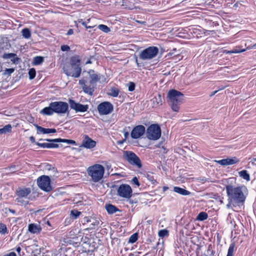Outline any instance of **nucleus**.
Here are the masks:
<instances>
[{
	"label": "nucleus",
	"instance_id": "f257e3e1",
	"mask_svg": "<svg viewBox=\"0 0 256 256\" xmlns=\"http://www.w3.org/2000/svg\"><path fill=\"white\" fill-rule=\"evenodd\" d=\"M224 182L228 203L226 208L238 212L244 206L247 194V189L245 186H235L236 179L230 178L224 180Z\"/></svg>",
	"mask_w": 256,
	"mask_h": 256
},
{
	"label": "nucleus",
	"instance_id": "f03ea898",
	"mask_svg": "<svg viewBox=\"0 0 256 256\" xmlns=\"http://www.w3.org/2000/svg\"><path fill=\"white\" fill-rule=\"evenodd\" d=\"M80 60L78 56H72L70 59V64H66L63 67L64 73L67 76L74 78H78L82 72L80 66Z\"/></svg>",
	"mask_w": 256,
	"mask_h": 256
},
{
	"label": "nucleus",
	"instance_id": "7ed1b4c3",
	"mask_svg": "<svg viewBox=\"0 0 256 256\" xmlns=\"http://www.w3.org/2000/svg\"><path fill=\"white\" fill-rule=\"evenodd\" d=\"M68 104L66 102L58 101L52 102L49 106L42 110L40 113L43 115L51 116L54 113L64 114L68 112Z\"/></svg>",
	"mask_w": 256,
	"mask_h": 256
},
{
	"label": "nucleus",
	"instance_id": "20e7f679",
	"mask_svg": "<svg viewBox=\"0 0 256 256\" xmlns=\"http://www.w3.org/2000/svg\"><path fill=\"white\" fill-rule=\"evenodd\" d=\"M184 94L175 90H170L168 94V102L172 110L176 112L179 110V106L182 102Z\"/></svg>",
	"mask_w": 256,
	"mask_h": 256
},
{
	"label": "nucleus",
	"instance_id": "39448f33",
	"mask_svg": "<svg viewBox=\"0 0 256 256\" xmlns=\"http://www.w3.org/2000/svg\"><path fill=\"white\" fill-rule=\"evenodd\" d=\"M46 140L50 142V143L47 142H36V144L42 148H58L60 146L58 144H56V142H64L68 144H76V142L72 140L62 139L61 138H55V139H40L39 141Z\"/></svg>",
	"mask_w": 256,
	"mask_h": 256
},
{
	"label": "nucleus",
	"instance_id": "423d86ee",
	"mask_svg": "<svg viewBox=\"0 0 256 256\" xmlns=\"http://www.w3.org/2000/svg\"><path fill=\"white\" fill-rule=\"evenodd\" d=\"M87 172L89 176L92 178L94 182H98L103 178L104 168L99 164H95L89 166L87 169Z\"/></svg>",
	"mask_w": 256,
	"mask_h": 256
},
{
	"label": "nucleus",
	"instance_id": "0eeeda50",
	"mask_svg": "<svg viewBox=\"0 0 256 256\" xmlns=\"http://www.w3.org/2000/svg\"><path fill=\"white\" fill-rule=\"evenodd\" d=\"M159 49L155 46H150L141 50L138 54L139 58L144 61H149L156 57Z\"/></svg>",
	"mask_w": 256,
	"mask_h": 256
},
{
	"label": "nucleus",
	"instance_id": "6e6552de",
	"mask_svg": "<svg viewBox=\"0 0 256 256\" xmlns=\"http://www.w3.org/2000/svg\"><path fill=\"white\" fill-rule=\"evenodd\" d=\"M161 129L158 124H152L146 130V138L152 140H156L161 136Z\"/></svg>",
	"mask_w": 256,
	"mask_h": 256
},
{
	"label": "nucleus",
	"instance_id": "1a4fd4ad",
	"mask_svg": "<svg viewBox=\"0 0 256 256\" xmlns=\"http://www.w3.org/2000/svg\"><path fill=\"white\" fill-rule=\"evenodd\" d=\"M124 158L130 164L141 168L142 164L139 158L132 151H124L123 154Z\"/></svg>",
	"mask_w": 256,
	"mask_h": 256
},
{
	"label": "nucleus",
	"instance_id": "9d476101",
	"mask_svg": "<svg viewBox=\"0 0 256 256\" xmlns=\"http://www.w3.org/2000/svg\"><path fill=\"white\" fill-rule=\"evenodd\" d=\"M37 184L38 187L45 192H50L52 190L50 185V180L48 176H42L37 179Z\"/></svg>",
	"mask_w": 256,
	"mask_h": 256
},
{
	"label": "nucleus",
	"instance_id": "9b49d317",
	"mask_svg": "<svg viewBox=\"0 0 256 256\" xmlns=\"http://www.w3.org/2000/svg\"><path fill=\"white\" fill-rule=\"evenodd\" d=\"M132 192L131 187L127 184H120L117 190L119 196L126 198H130L132 196Z\"/></svg>",
	"mask_w": 256,
	"mask_h": 256
},
{
	"label": "nucleus",
	"instance_id": "f8f14e48",
	"mask_svg": "<svg viewBox=\"0 0 256 256\" xmlns=\"http://www.w3.org/2000/svg\"><path fill=\"white\" fill-rule=\"evenodd\" d=\"M114 110L113 105L108 102H104L98 106V110L100 115H106L111 113Z\"/></svg>",
	"mask_w": 256,
	"mask_h": 256
},
{
	"label": "nucleus",
	"instance_id": "ddd939ff",
	"mask_svg": "<svg viewBox=\"0 0 256 256\" xmlns=\"http://www.w3.org/2000/svg\"><path fill=\"white\" fill-rule=\"evenodd\" d=\"M68 104L71 109L74 110L76 112H86L88 109V105L82 104L80 103L76 102L72 99L68 100Z\"/></svg>",
	"mask_w": 256,
	"mask_h": 256
},
{
	"label": "nucleus",
	"instance_id": "4468645a",
	"mask_svg": "<svg viewBox=\"0 0 256 256\" xmlns=\"http://www.w3.org/2000/svg\"><path fill=\"white\" fill-rule=\"evenodd\" d=\"M146 132V128L144 126L138 125L134 128L130 135L132 138L137 139L142 136Z\"/></svg>",
	"mask_w": 256,
	"mask_h": 256
},
{
	"label": "nucleus",
	"instance_id": "2eb2a0df",
	"mask_svg": "<svg viewBox=\"0 0 256 256\" xmlns=\"http://www.w3.org/2000/svg\"><path fill=\"white\" fill-rule=\"evenodd\" d=\"M79 84L82 86V90L85 93L90 96H92L93 94L94 90L95 84L90 83V84L88 86L86 84V81L84 80H80Z\"/></svg>",
	"mask_w": 256,
	"mask_h": 256
},
{
	"label": "nucleus",
	"instance_id": "dca6fc26",
	"mask_svg": "<svg viewBox=\"0 0 256 256\" xmlns=\"http://www.w3.org/2000/svg\"><path fill=\"white\" fill-rule=\"evenodd\" d=\"M96 142L90 138L88 136L85 135L82 141L80 147L91 149L95 147Z\"/></svg>",
	"mask_w": 256,
	"mask_h": 256
},
{
	"label": "nucleus",
	"instance_id": "f3484780",
	"mask_svg": "<svg viewBox=\"0 0 256 256\" xmlns=\"http://www.w3.org/2000/svg\"><path fill=\"white\" fill-rule=\"evenodd\" d=\"M238 162V159L236 157L227 158L221 160H216V162L217 164L224 166L235 164Z\"/></svg>",
	"mask_w": 256,
	"mask_h": 256
},
{
	"label": "nucleus",
	"instance_id": "a211bd4d",
	"mask_svg": "<svg viewBox=\"0 0 256 256\" xmlns=\"http://www.w3.org/2000/svg\"><path fill=\"white\" fill-rule=\"evenodd\" d=\"M31 190L30 188H18L16 191V196L26 199L27 196L30 194Z\"/></svg>",
	"mask_w": 256,
	"mask_h": 256
},
{
	"label": "nucleus",
	"instance_id": "6ab92c4d",
	"mask_svg": "<svg viewBox=\"0 0 256 256\" xmlns=\"http://www.w3.org/2000/svg\"><path fill=\"white\" fill-rule=\"evenodd\" d=\"M34 126L36 129L38 134H47L50 133H54L56 132V130L54 128H44L38 126V124H34Z\"/></svg>",
	"mask_w": 256,
	"mask_h": 256
},
{
	"label": "nucleus",
	"instance_id": "aec40b11",
	"mask_svg": "<svg viewBox=\"0 0 256 256\" xmlns=\"http://www.w3.org/2000/svg\"><path fill=\"white\" fill-rule=\"evenodd\" d=\"M2 58L4 59L10 58L11 61L14 64L18 63L20 60V58L14 53H4L2 56Z\"/></svg>",
	"mask_w": 256,
	"mask_h": 256
},
{
	"label": "nucleus",
	"instance_id": "412c9836",
	"mask_svg": "<svg viewBox=\"0 0 256 256\" xmlns=\"http://www.w3.org/2000/svg\"><path fill=\"white\" fill-rule=\"evenodd\" d=\"M154 106L162 105V98L160 94L155 96L152 100Z\"/></svg>",
	"mask_w": 256,
	"mask_h": 256
},
{
	"label": "nucleus",
	"instance_id": "4be33fe9",
	"mask_svg": "<svg viewBox=\"0 0 256 256\" xmlns=\"http://www.w3.org/2000/svg\"><path fill=\"white\" fill-rule=\"evenodd\" d=\"M41 230L40 225H28V230L32 234H38Z\"/></svg>",
	"mask_w": 256,
	"mask_h": 256
},
{
	"label": "nucleus",
	"instance_id": "5701e85b",
	"mask_svg": "<svg viewBox=\"0 0 256 256\" xmlns=\"http://www.w3.org/2000/svg\"><path fill=\"white\" fill-rule=\"evenodd\" d=\"M174 191L182 196H188L190 194V192L189 191L178 186H174Z\"/></svg>",
	"mask_w": 256,
	"mask_h": 256
},
{
	"label": "nucleus",
	"instance_id": "b1692460",
	"mask_svg": "<svg viewBox=\"0 0 256 256\" xmlns=\"http://www.w3.org/2000/svg\"><path fill=\"white\" fill-rule=\"evenodd\" d=\"M89 74L90 78V83L96 84L100 80V78H98V75L95 74L94 70L90 71Z\"/></svg>",
	"mask_w": 256,
	"mask_h": 256
},
{
	"label": "nucleus",
	"instance_id": "393cba45",
	"mask_svg": "<svg viewBox=\"0 0 256 256\" xmlns=\"http://www.w3.org/2000/svg\"><path fill=\"white\" fill-rule=\"evenodd\" d=\"M106 208L108 212L110 214H114L116 212L118 211V209L116 206L111 204H106Z\"/></svg>",
	"mask_w": 256,
	"mask_h": 256
},
{
	"label": "nucleus",
	"instance_id": "a878e982",
	"mask_svg": "<svg viewBox=\"0 0 256 256\" xmlns=\"http://www.w3.org/2000/svg\"><path fill=\"white\" fill-rule=\"evenodd\" d=\"M238 174L240 177L246 180V181L250 180V174H248L247 170H242V171H240L238 172Z\"/></svg>",
	"mask_w": 256,
	"mask_h": 256
},
{
	"label": "nucleus",
	"instance_id": "bb28decb",
	"mask_svg": "<svg viewBox=\"0 0 256 256\" xmlns=\"http://www.w3.org/2000/svg\"><path fill=\"white\" fill-rule=\"evenodd\" d=\"M208 217V214L205 212H200L196 216V218L194 220V221L196 220H198V221H202L204 220H206Z\"/></svg>",
	"mask_w": 256,
	"mask_h": 256
},
{
	"label": "nucleus",
	"instance_id": "cd10ccee",
	"mask_svg": "<svg viewBox=\"0 0 256 256\" xmlns=\"http://www.w3.org/2000/svg\"><path fill=\"white\" fill-rule=\"evenodd\" d=\"M12 126L8 124L5 126L4 128H0V134H6L12 131Z\"/></svg>",
	"mask_w": 256,
	"mask_h": 256
},
{
	"label": "nucleus",
	"instance_id": "c85d7f7f",
	"mask_svg": "<svg viewBox=\"0 0 256 256\" xmlns=\"http://www.w3.org/2000/svg\"><path fill=\"white\" fill-rule=\"evenodd\" d=\"M22 36L25 38H29L31 36L30 31L28 28H26L22 31Z\"/></svg>",
	"mask_w": 256,
	"mask_h": 256
},
{
	"label": "nucleus",
	"instance_id": "c756f323",
	"mask_svg": "<svg viewBox=\"0 0 256 256\" xmlns=\"http://www.w3.org/2000/svg\"><path fill=\"white\" fill-rule=\"evenodd\" d=\"M158 235L160 238H164L168 236L169 232L166 229L161 230L158 231Z\"/></svg>",
	"mask_w": 256,
	"mask_h": 256
},
{
	"label": "nucleus",
	"instance_id": "7c9ffc66",
	"mask_svg": "<svg viewBox=\"0 0 256 256\" xmlns=\"http://www.w3.org/2000/svg\"><path fill=\"white\" fill-rule=\"evenodd\" d=\"M24 199H25V198H20V197L17 196V198H16V202L18 203H20L23 205L28 204L29 202V200L28 199L24 200Z\"/></svg>",
	"mask_w": 256,
	"mask_h": 256
},
{
	"label": "nucleus",
	"instance_id": "2f4dec72",
	"mask_svg": "<svg viewBox=\"0 0 256 256\" xmlns=\"http://www.w3.org/2000/svg\"><path fill=\"white\" fill-rule=\"evenodd\" d=\"M119 92L120 91L118 88H112L108 93V95L113 97H117L119 94Z\"/></svg>",
	"mask_w": 256,
	"mask_h": 256
},
{
	"label": "nucleus",
	"instance_id": "473e14b6",
	"mask_svg": "<svg viewBox=\"0 0 256 256\" xmlns=\"http://www.w3.org/2000/svg\"><path fill=\"white\" fill-rule=\"evenodd\" d=\"M234 247L235 244L234 243H232L230 244V247L228 249V254L226 256H233Z\"/></svg>",
	"mask_w": 256,
	"mask_h": 256
},
{
	"label": "nucleus",
	"instance_id": "72a5a7b5",
	"mask_svg": "<svg viewBox=\"0 0 256 256\" xmlns=\"http://www.w3.org/2000/svg\"><path fill=\"white\" fill-rule=\"evenodd\" d=\"M138 238V233H134L132 234L129 238L128 242L133 244L135 242Z\"/></svg>",
	"mask_w": 256,
	"mask_h": 256
},
{
	"label": "nucleus",
	"instance_id": "f704fd0d",
	"mask_svg": "<svg viewBox=\"0 0 256 256\" xmlns=\"http://www.w3.org/2000/svg\"><path fill=\"white\" fill-rule=\"evenodd\" d=\"M44 61V58L42 56H37L34 58V63L35 65H38L42 63Z\"/></svg>",
	"mask_w": 256,
	"mask_h": 256
},
{
	"label": "nucleus",
	"instance_id": "c9c22d12",
	"mask_svg": "<svg viewBox=\"0 0 256 256\" xmlns=\"http://www.w3.org/2000/svg\"><path fill=\"white\" fill-rule=\"evenodd\" d=\"M131 184L134 187H139L140 186V184L136 176H134L132 178L131 180Z\"/></svg>",
	"mask_w": 256,
	"mask_h": 256
},
{
	"label": "nucleus",
	"instance_id": "e433bc0d",
	"mask_svg": "<svg viewBox=\"0 0 256 256\" xmlns=\"http://www.w3.org/2000/svg\"><path fill=\"white\" fill-rule=\"evenodd\" d=\"M28 76L30 80H32L36 76V70L34 68L30 69L28 72Z\"/></svg>",
	"mask_w": 256,
	"mask_h": 256
},
{
	"label": "nucleus",
	"instance_id": "4c0bfd02",
	"mask_svg": "<svg viewBox=\"0 0 256 256\" xmlns=\"http://www.w3.org/2000/svg\"><path fill=\"white\" fill-rule=\"evenodd\" d=\"M98 28L100 30H102L104 32H110V29L108 27L106 26L104 24H100L98 26Z\"/></svg>",
	"mask_w": 256,
	"mask_h": 256
},
{
	"label": "nucleus",
	"instance_id": "58836bf2",
	"mask_svg": "<svg viewBox=\"0 0 256 256\" xmlns=\"http://www.w3.org/2000/svg\"><path fill=\"white\" fill-rule=\"evenodd\" d=\"M80 214V212L77 210H72L70 212V215L73 217L74 218H76Z\"/></svg>",
	"mask_w": 256,
	"mask_h": 256
},
{
	"label": "nucleus",
	"instance_id": "ea45409f",
	"mask_svg": "<svg viewBox=\"0 0 256 256\" xmlns=\"http://www.w3.org/2000/svg\"><path fill=\"white\" fill-rule=\"evenodd\" d=\"M128 88L130 92H132L135 88V84L133 82H130L128 84Z\"/></svg>",
	"mask_w": 256,
	"mask_h": 256
},
{
	"label": "nucleus",
	"instance_id": "a19ab883",
	"mask_svg": "<svg viewBox=\"0 0 256 256\" xmlns=\"http://www.w3.org/2000/svg\"><path fill=\"white\" fill-rule=\"evenodd\" d=\"M7 232L6 225H0V233L4 234Z\"/></svg>",
	"mask_w": 256,
	"mask_h": 256
},
{
	"label": "nucleus",
	"instance_id": "79ce46f5",
	"mask_svg": "<svg viewBox=\"0 0 256 256\" xmlns=\"http://www.w3.org/2000/svg\"><path fill=\"white\" fill-rule=\"evenodd\" d=\"M14 68H6L4 70V74H11L14 72Z\"/></svg>",
	"mask_w": 256,
	"mask_h": 256
},
{
	"label": "nucleus",
	"instance_id": "37998d69",
	"mask_svg": "<svg viewBox=\"0 0 256 256\" xmlns=\"http://www.w3.org/2000/svg\"><path fill=\"white\" fill-rule=\"evenodd\" d=\"M232 52V54H238L242 52H244L245 51L244 49H238V48H234L232 50H231Z\"/></svg>",
	"mask_w": 256,
	"mask_h": 256
},
{
	"label": "nucleus",
	"instance_id": "c03bdc74",
	"mask_svg": "<svg viewBox=\"0 0 256 256\" xmlns=\"http://www.w3.org/2000/svg\"><path fill=\"white\" fill-rule=\"evenodd\" d=\"M60 48L62 51L66 52L70 50V47L68 45H62Z\"/></svg>",
	"mask_w": 256,
	"mask_h": 256
},
{
	"label": "nucleus",
	"instance_id": "a18cd8bd",
	"mask_svg": "<svg viewBox=\"0 0 256 256\" xmlns=\"http://www.w3.org/2000/svg\"><path fill=\"white\" fill-rule=\"evenodd\" d=\"M46 168L50 170H52V172H56L54 168V167H52V166L50 165V164H47L46 165Z\"/></svg>",
	"mask_w": 256,
	"mask_h": 256
},
{
	"label": "nucleus",
	"instance_id": "49530a36",
	"mask_svg": "<svg viewBox=\"0 0 256 256\" xmlns=\"http://www.w3.org/2000/svg\"><path fill=\"white\" fill-rule=\"evenodd\" d=\"M6 170H10V172H13L16 170V166H10L6 168Z\"/></svg>",
	"mask_w": 256,
	"mask_h": 256
},
{
	"label": "nucleus",
	"instance_id": "de8ad7c7",
	"mask_svg": "<svg viewBox=\"0 0 256 256\" xmlns=\"http://www.w3.org/2000/svg\"><path fill=\"white\" fill-rule=\"evenodd\" d=\"M82 26H84L86 28H92L93 27L92 26H88L86 22H82Z\"/></svg>",
	"mask_w": 256,
	"mask_h": 256
},
{
	"label": "nucleus",
	"instance_id": "09e8293b",
	"mask_svg": "<svg viewBox=\"0 0 256 256\" xmlns=\"http://www.w3.org/2000/svg\"><path fill=\"white\" fill-rule=\"evenodd\" d=\"M187 229H188V228H187L186 226H185V227L184 228H183V229L182 230V233L185 232V234H186V235H189V234H190L189 232H188V231L186 230H187Z\"/></svg>",
	"mask_w": 256,
	"mask_h": 256
},
{
	"label": "nucleus",
	"instance_id": "8fccbe9b",
	"mask_svg": "<svg viewBox=\"0 0 256 256\" xmlns=\"http://www.w3.org/2000/svg\"><path fill=\"white\" fill-rule=\"evenodd\" d=\"M4 256H16V254L14 252H11L8 254H6Z\"/></svg>",
	"mask_w": 256,
	"mask_h": 256
},
{
	"label": "nucleus",
	"instance_id": "3c124183",
	"mask_svg": "<svg viewBox=\"0 0 256 256\" xmlns=\"http://www.w3.org/2000/svg\"><path fill=\"white\" fill-rule=\"evenodd\" d=\"M74 33V30L72 29H70L68 30V31L67 32V34H66L67 35H71V34H72Z\"/></svg>",
	"mask_w": 256,
	"mask_h": 256
},
{
	"label": "nucleus",
	"instance_id": "603ef678",
	"mask_svg": "<svg viewBox=\"0 0 256 256\" xmlns=\"http://www.w3.org/2000/svg\"><path fill=\"white\" fill-rule=\"evenodd\" d=\"M232 50H224L223 51V53L224 54H232Z\"/></svg>",
	"mask_w": 256,
	"mask_h": 256
},
{
	"label": "nucleus",
	"instance_id": "864d4df0",
	"mask_svg": "<svg viewBox=\"0 0 256 256\" xmlns=\"http://www.w3.org/2000/svg\"><path fill=\"white\" fill-rule=\"evenodd\" d=\"M30 140L32 142H34L36 144V140H35V138H34V136H30Z\"/></svg>",
	"mask_w": 256,
	"mask_h": 256
},
{
	"label": "nucleus",
	"instance_id": "5fc2aeb1",
	"mask_svg": "<svg viewBox=\"0 0 256 256\" xmlns=\"http://www.w3.org/2000/svg\"><path fill=\"white\" fill-rule=\"evenodd\" d=\"M218 92V90H216V91L212 92L210 94V96H214Z\"/></svg>",
	"mask_w": 256,
	"mask_h": 256
},
{
	"label": "nucleus",
	"instance_id": "6e6d98bb",
	"mask_svg": "<svg viewBox=\"0 0 256 256\" xmlns=\"http://www.w3.org/2000/svg\"><path fill=\"white\" fill-rule=\"evenodd\" d=\"M16 251L18 252V253H20L21 251V248L20 247H18L16 248Z\"/></svg>",
	"mask_w": 256,
	"mask_h": 256
},
{
	"label": "nucleus",
	"instance_id": "4d7b16f0",
	"mask_svg": "<svg viewBox=\"0 0 256 256\" xmlns=\"http://www.w3.org/2000/svg\"><path fill=\"white\" fill-rule=\"evenodd\" d=\"M199 30H199L198 29H196H196H194V31H193V32H194V34H196V33H198V34H199V33L198 32Z\"/></svg>",
	"mask_w": 256,
	"mask_h": 256
},
{
	"label": "nucleus",
	"instance_id": "13d9d810",
	"mask_svg": "<svg viewBox=\"0 0 256 256\" xmlns=\"http://www.w3.org/2000/svg\"><path fill=\"white\" fill-rule=\"evenodd\" d=\"M168 189V187H167V186H164V187H163V190H164V191H166V190H167Z\"/></svg>",
	"mask_w": 256,
	"mask_h": 256
},
{
	"label": "nucleus",
	"instance_id": "bf43d9fd",
	"mask_svg": "<svg viewBox=\"0 0 256 256\" xmlns=\"http://www.w3.org/2000/svg\"><path fill=\"white\" fill-rule=\"evenodd\" d=\"M150 180L152 182L153 184H154V182H156V180H154L152 177V178H150Z\"/></svg>",
	"mask_w": 256,
	"mask_h": 256
},
{
	"label": "nucleus",
	"instance_id": "052dcab7",
	"mask_svg": "<svg viewBox=\"0 0 256 256\" xmlns=\"http://www.w3.org/2000/svg\"><path fill=\"white\" fill-rule=\"evenodd\" d=\"M124 135L125 138H126L128 136L129 134L128 132H126L124 133Z\"/></svg>",
	"mask_w": 256,
	"mask_h": 256
},
{
	"label": "nucleus",
	"instance_id": "680f3d73",
	"mask_svg": "<svg viewBox=\"0 0 256 256\" xmlns=\"http://www.w3.org/2000/svg\"><path fill=\"white\" fill-rule=\"evenodd\" d=\"M9 211H10V212L12 213V214H15V212H16L15 210H14L10 209V210H9Z\"/></svg>",
	"mask_w": 256,
	"mask_h": 256
},
{
	"label": "nucleus",
	"instance_id": "e2e57ef3",
	"mask_svg": "<svg viewBox=\"0 0 256 256\" xmlns=\"http://www.w3.org/2000/svg\"><path fill=\"white\" fill-rule=\"evenodd\" d=\"M92 64V62L90 60H88L86 62V64Z\"/></svg>",
	"mask_w": 256,
	"mask_h": 256
},
{
	"label": "nucleus",
	"instance_id": "0e129e2a",
	"mask_svg": "<svg viewBox=\"0 0 256 256\" xmlns=\"http://www.w3.org/2000/svg\"><path fill=\"white\" fill-rule=\"evenodd\" d=\"M128 202H129L130 204H133V201L132 200H128Z\"/></svg>",
	"mask_w": 256,
	"mask_h": 256
},
{
	"label": "nucleus",
	"instance_id": "69168bd1",
	"mask_svg": "<svg viewBox=\"0 0 256 256\" xmlns=\"http://www.w3.org/2000/svg\"><path fill=\"white\" fill-rule=\"evenodd\" d=\"M140 24H144L145 23L144 22H141V21H137Z\"/></svg>",
	"mask_w": 256,
	"mask_h": 256
},
{
	"label": "nucleus",
	"instance_id": "338daca9",
	"mask_svg": "<svg viewBox=\"0 0 256 256\" xmlns=\"http://www.w3.org/2000/svg\"><path fill=\"white\" fill-rule=\"evenodd\" d=\"M231 218H231V216H230V214H229V215H228V220H229V218H230V220H231Z\"/></svg>",
	"mask_w": 256,
	"mask_h": 256
},
{
	"label": "nucleus",
	"instance_id": "774afa93",
	"mask_svg": "<svg viewBox=\"0 0 256 256\" xmlns=\"http://www.w3.org/2000/svg\"><path fill=\"white\" fill-rule=\"evenodd\" d=\"M90 230V228H85L84 229V231H86V230Z\"/></svg>",
	"mask_w": 256,
	"mask_h": 256
}]
</instances>
